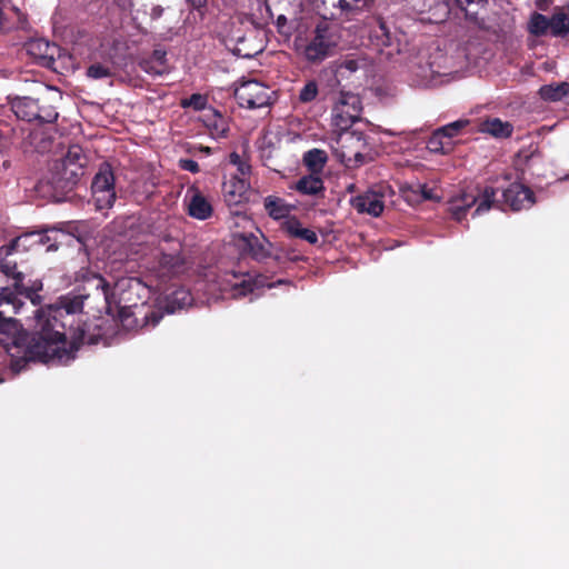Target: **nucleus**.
<instances>
[{
	"instance_id": "obj_51",
	"label": "nucleus",
	"mask_w": 569,
	"mask_h": 569,
	"mask_svg": "<svg viewBox=\"0 0 569 569\" xmlns=\"http://www.w3.org/2000/svg\"><path fill=\"white\" fill-rule=\"evenodd\" d=\"M3 142H4V141H3V138H2V136L0 134V149H1V148H2V146H3Z\"/></svg>"
},
{
	"instance_id": "obj_33",
	"label": "nucleus",
	"mask_w": 569,
	"mask_h": 569,
	"mask_svg": "<svg viewBox=\"0 0 569 569\" xmlns=\"http://www.w3.org/2000/svg\"><path fill=\"white\" fill-rule=\"evenodd\" d=\"M228 131V126L221 116H218L212 123L211 133L214 137H224Z\"/></svg>"
},
{
	"instance_id": "obj_22",
	"label": "nucleus",
	"mask_w": 569,
	"mask_h": 569,
	"mask_svg": "<svg viewBox=\"0 0 569 569\" xmlns=\"http://www.w3.org/2000/svg\"><path fill=\"white\" fill-rule=\"evenodd\" d=\"M481 131L497 138H506L511 134L512 126L509 122H503L498 118H492L481 123Z\"/></svg>"
},
{
	"instance_id": "obj_45",
	"label": "nucleus",
	"mask_w": 569,
	"mask_h": 569,
	"mask_svg": "<svg viewBox=\"0 0 569 569\" xmlns=\"http://www.w3.org/2000/svg\"><path fill=\"white\" fill-rule=\"evenodd\" d=\"M339 8L342 9V10H351L352 6L347 0H339Z\"/></svg>"
},
{
	"instance_id": "obj_43",
	"label": "nucleus",
	"mask_w": 569,
	"mask_h": 569,
	"mask_svg": "<svg viewBox=\"0 0 569 569\" xmlns=\"http://www.w3.org/2000/svg\"><path fill=\"white\" fill-rule=\"evenodd\" d=\"M193 8L200 9L207 4V0H187Z\"/></svg>"
},
{
	"instance_id": "obj_40",
	"label": "nucleus",
	"mask_w": 569,
	"mask_h": 569,
	"mask_svg": "<svg viewBox=\"0 0 569 569\" xmlns=\"http://www.w3.org/2000/svg\"><path fill=\"white\" fill-rule=\"evenodd\" d=\"M419 190L422 199L425 200H432L437 198L436 196H433L432 190L429 189L427 186H419Z\"/></svg>"
},
{
	"instance_id": "obj_41",
	"label": "nucleus",
	"mask_w": 569,
	"mask_h": 569,
	"mask_svg": "<svg viewBox=\"0 0 569 569\" xmlns=\"http://www.w3.org/2000/svg\"><path fill=\"white\" fill-rule=\"evenodd\" d=\"M163 13V8L161 6H153L150 12V17L153 20L159 19Z\"/></svg>"
},
{
	"instance_id": "obj_32",
	"label": "nucleus",
	"mask_w": 569,
	"mask_h": 569,
	"mask_svg": "<svg viewBox=\"0 0 569 569\" xmlns=\"http://www.w3.org/2000/svg\"><path fill=\"white\" fill-rule=\"evenodd\" d=\"M229 161L232 166H236L241 176H246L250 172V166L244 161L237 152H232L229 157Z\"/></svg>"
},
{
	"instance_id": "obj_16",
	"label": "nucleus",
	"mask_w": 569,
	"mask_h": 569,
	"mask_svg": "<svg viewBox=\"0 0 569 569\" xmlns=\"http://www.w3.org/2000/svg\"><path fill=\"white\" fill-rule=\"evenodd\" d=\"M188 212L191 217L206 220L212 213V206L199 191H192L189 196Z\"/></svg>"
},
{
	"instance_id": "obj_14",
	"label": "nucleus",
	"mask_w": 569,
	"mask_h": 569,
	"mask_svg": "<svg viewBox=\"0 0 569 569\" xmlns=\"http://www.w3.org/2000/svg\"><path fill=\"white\" fill-rule=\"evenodd\" d=\"M503 198L515 211L529 209L535 203L533 192L520 183L511 184L503 192Z\"/></svg>"
},
{
	"instance_id": "obj_6",
	"label": "nucleus",
	"mask_w": 569,
	"mask_h": 569,
	"mask_svg": "<svg viewBox=\"0 0 569 569\" xmlns=\"http://www.w3.org/2000/svg\"><path fill=\"white\" fill-rule=\"evenodd\" d=\"M361 112L360 97L352 92L340 91L332 106L331 123L340 131L348 130L360 119Z\"/></svg>"
},
{
	"instance_id": "obj_20",
	"label": "nucleus",
	"mask_w": 569,
	"mask_h": 569,
	"mask_svg": "<svg viewBox=\"0 0 569 569\" xmlns=\"http://www.w3.org/2000/svg\"><path fill=\"white\" fill-rule=\"evenodd\" d=\"M539 93L543 100L569 102V83L547 84L540 88Z\"/></svg>"
},
{
	"instance_id": "obj_4",
	"label": "nucleus",
	"mask_w": 569,
	"mask_h": 569,
	"mask_svg": "<svg viewBox=\"0 0 569 569\" xmlns=\"http://www.w3.org/2000/svg\"><path fill=\"white\" fill-rule=\"evenodd\" d=\"M496 194L497 191L492 187H486L477 192L463 191L450 199L448 210L453 219L460 221L466 217L467 211L477 204L473 214L479 216L492 208Z\"/></svg>"
},
{
	"instance_id": "obj_29",
	"label": "nucleus",
	"mask_w": 569,
	"mask_h": 569,
	"mask_svg": "<svg viewBox=\"0 0 569 569\" xmlns=\"http://www.w3.org/2000/svg\"><path fill=\"white\" fill-rule=\"evenodd\" d=\"M303 160L308 167L317 168L326 163L327 156L326 152L320 149H312L306 152Z\"/></svg>"
},
{
	"instance_id": "obj_48",
	"label": "nucleus",
	"mask_w": 569,
	"mask_h": 569,
	"mask_svg": "<svg viewBox=\"0 0 569 569\" xmlns=\"http://www.w3.org/2000/svg\"><path fill=\"white\" fill-rule=\"evenodd\" d=\"M42 46H44L47 49L49 48V44H48V43H46V42H40V41H38V42H33V43H31V48H32V47H38V48H40V47H42Z\"/></svg>"
},
{
	"instance_id": "obj_35",
	"label": "nucleus",
	"mask_w": 569,
	"mask_h": 569,
	"mask_svg": "<svg viewBox=\"0 0 569 569\" xmlns=\"http://www.w3.org/2000/svg\"><path fill=\"white\" fill-rule=\"evenodd\" d=\"M180 167L183 170H187V171H190V172H193V173H197L199 171L198 162L194 161V160H191V159H181L180 160Z\"/></svg>"
},
{
	"instance_id": "obj_49",
	"label": "nucleus",
	"mask_w": 569,
	"mask_h": 569,
	"mask_svg": "<svg viewBox=\"0 0 569 569\" xmlns=\"http://www.w3.org/2000/svg\"><path fill=\"white\" fill-rule=\"evenodd\" d=\"M353 1L356 3L361 2L363 7H367V6H369L372 2V0H353Z\"/></svg>"
},
{
	"instance_id": "obj_31",
	"label": "nucleus",
	"mask_w": 569,
	"mask_h": 569,
	"mask_svg": "<svg viewBox=\"0 0 569 569\" xmlns=\"http://www.w3.org/2000/svg\"><path fill=\"white\" fill-rule=\"evenodd\" d=\"M111 74V68L102 63H93L87 69V76L94 80L108 78Z\"/></svg>"
},
{
	"instance_id": "obj_9",
	"label": "nucleus",
	"mask_w": 569,
	"mask_h": 569,
	"mask_svg": "<svg viewBox=\"0 0 569 569\" xmlns=\"http://www.w3.org/2000/svg\"><path fill=\"white\" fill-rule=\"evenodd\" d=\"M392 193L387 184H379L368 189L366 192L353 197L351 206L359 213H366L371 217H379L385 209V199Z\"/></svg>"
},
{
	"instance_id": "obj_27",
	"label": "nucleus",
	"mask_w": 569,
	"mask_h": 569,
	"mask_svg": "<svg viewBox=\"0 0 569 569\" xmlns=\"http://www.w3.org/2000/svg\"><path fill=\"white\" fill-rule=\"evenodd\" d=\"M231 229L233 233L234 231H252L257 229V227L254 226L253 220L247 214L237 213L231 219Z\"/></svg>"
},
{
	"instance_id": "obj_11",
	"label": "nucleus",
	"mask_w": 569,
	"mask_h": 569,
	"mask_svg": "<svg viewBox=\"0 0 569 569\" xmlns=\"http://www.w3.org/2000/svg\"><path fill=\"white\" fill-rule=\"evenodd\" d=\"M336 47V40L327 24H318L315 30V37L305 46L302 54L309 62H320L325 60Z\"/></svg>"
},
{
	"instance_id": "obj_19",
	"label": "nucleus",
	"mask_w": 569,
	"mask_h": 569,
	"mask_svg": "<svg viewBox=\"0 0 569 569\" xmlns=\"http://www.w3.org/2000/svg\"><path fill=\"white\" fill-rule=\"evenodd\" d=\"M264 209L272 219L281 220V222L288 219H296V217L290 216L293 206L277 197H267L264 199Z\"/></svg>"
},
{
	"instance_id": "obj_1",
	"label": "nucleus",
	"mask_w": 569,
	"mask_h": 569,
	"mask_svg": "<svg viewBox=\"0 0 569 569\" xmlns=\"http://www.w3.org/2000/svg\"><path fill=\"white\" fill-rule=\"evenodd\" d=\"M14 289L0 288V343H2L16 360L12 368L21 370L20 360L40 361L49 365H66L72 358V350L62 348L61 332L58 326L64 327V322L58 323V317L76 312L81 309L79 299L67 300L62 306H46L36 312L37 332L30 339L17 320L7 317V313H17L22 306L19 296H26L34 305L32 297L34 291L42 288L41 283L32 290L21 283L20 279H13Z\"/></svg>"
},
{
	"instance_id": "obj_10",
	"label": "nucleus",
	"mask_w": 569,
	"mask_h": 569,
	"mask_svg": "<svg viewBox=\"0 0 569 569\" xmlns=\"http://www.w3.org/2000/svg\"><path fill=\"white\" fill-rule=\"evenodd\" d=\"M272 91L256 80L243 81L234 90V98L241 107L257 109L270 103Z\"/></svg>"
},
{
	"instance_id": "obj_2",
	"label": "nucleus",
	"mask_w": 569,
	"mask_h": 569,
	"mask_svg": "<svg viewBox=\"0 0 569 569\" xmlns=\"http://www.w3.org/2000/svg\"><path fill=\"white\" fill-rule=\"evenodd\" d=\"M273 284L267 282V278L249 273H236L226 271L221 273L217 269L206 272L202 280L198 281L197 290L203 291L208 302L217 301L228 297L239 298L253 293L260 288H271Z\"/></svg>"
},
{
	"instance_id": "obj_36",
	"label": "nucleus",
	"mask_w": 569,
	"mask_h": 569,
	"mask_svg": "<svg viewBox=\"0 0 569 569\" xmlns=\"http://www.w3.org/2000/svg\"><path fill=\"white\" fill-rule=\"evenodd\" d=\"M149 61L160 66H166V52L163 50H154L152 58Z\"/></svg>"
},
{
	"instance_id": "obj_21",
	"label": "nucleus",
	"mask_w": 569,
	"mask_h": 569,
	"mask_svg": "<svg viewBox=\"0 0 569 569\" xmlns=\"http://www.w3.org/2000/svg\"><path fill=\"white\" fill-rule=\"evenodd\" d=\"M192 302V296L189 290L184 288H179L172 291L167 297V312L173 313L179 309H182L187 306H190Z\"/></svg>"
},
{
	"instance_id": "obj_34",
	"label": "nucleus",
	"mask_w": 569,
	"mask_h": 569,
	"mask_svg": "<svg viewBox=\"0 0 569 569\" xmlns=\"http://www.w3.org/2000/svg\"><path fill=\"white\" fill-rule=\"evenodd\" d=\"M142 68L144 69L146 72H148L150 74H154V76H160V74L164 73L167 70L166 66L152 63V61H143Z\"/></svg>"
},
{
	"instance_id": "obj_17",
	"label": "nucleus",
	"mask_w": 569,
	"mask_h": 569,
	"mask_svg": "<svg viewBox=\"0 0 569 569\" xmlns=\"http://www.w3.org/2000/svg\"><path fill=\"white\" fill-rule=\"evenodd\" d=\"M83 296H74V297H63L58 303L53 305L54 307L56 306H62L67 300H72V299H79L81 301V308H83V300H82ZM82 309L76 311V312H72V313H69L67 315L66 312L63 313L62 317H58V323H63L64 322V327H60L58 326V330L61 332V347L62 348H66L67 350H72V358L66 363L68 365L71 360L74 359L76 357V351L78 350V342L77 341H72L70 343L67 342L66 340V337H67V332L64 331L66 327L69 325V327H72V323H69V320L72 318L73 315L78 313V312H81Z\"/></svg>"
},
{
	"instance_id": "obj_13",
	"label": "nucleus",
	"mask_w": 569,
	"mask_h": 569,
	"mask_svg": "<svg viewBox=\"0 0 569 569\" xmlns=\"http://www.w3.org/2000/svg\"><path fill=\"white\" fill-rule=\"evenodd\" d=\"M50 237L41 232H27L12 239L8 244L0 246V258H6L13 252L28 251L36 246H42Z\"/></svg>"
},
{
	"instance_id": "obj_42",
	"label": "nucleus",
	"mask_w": 569,
	"mask_h": 569,
	"mask_svg": "<svg viewBox=\"0 0 569 569\" xmlns=\"http://www.w3.org/2000/svg\"><path fill=\"white\" fill-rule=\"evenodd\" d=\"M11 270H12V268L10 264L0 260V272L3 277L8 278Z\"/></svg>"
},
{
	"instance_id": "obj_37",
	"label": "nucleus",
	"mask_w": 569,
	"mask_h": 569,
	"mask_svg": "<svg viewBox=\"0 0 569 569\" xmlns=\"http://www.w3.org/2000/svg\"><path fill=\"white\" fill-rule=\"evenodd\" d=\"M189 104L200 110L204 107L206 99L201 94H192Z\"/></svg>"
},
{
	"instance_id": "obj_47",
	"label": "nucleus",
	"mask_w": 569,
	"mask_h": 569,
	"mask_svg": "<svg viewBox=\"0 0 569 569\" xmlns=\"http://www.w3.org/2000/svg\"><path fill=\"white\" fill-rule=\"evenodd\" d=\"M74 340L84 341L86 340V331L81 329L77 336H72Z\"/></svg>"
},
{
	"instance_id": "obj_18",
	"label": "nucleus",
	"mask_w": 569,
	"mask_h": 569,
	"mask_svg": "<svg viewBox=\"0 0 569 569\" xmlns=\"http://www.w3.org/2000/svg\"><path fill=\"white\" fill-rule=\"evenodd\" d=\"M281 229L290 237L305 240L310 244H316L319 241L318 234L313 230L302 227L297 218L281 222Z\"/></svg>"
},
{
	"instance_id": "obj_39",
	"label": "nucleus",
	"mask_w": 569,
	"mask_h": 569,
	"mask_svg": "<svg viewBox=\"0 0 569 569\" xmlns=\"http://www.w3.org/2000/svg\"><path fill=\"white\" fill-rule=\"evenodd\" d=\"M79 153H80L79 148L70 149L68 154H67V157H66L64 166H67L68 163H71L76 159H79Z\"/></svg>"
},
{
	"instance_id": "obj_5",
	"label": "nucleus",
	"mask_w": 569,
	"mask_h": 569,
	"mask_svg": "<svg viewBox=\"0 0 569 569\" xmlns=\"http://www.w3.org/2000/svg\"><path fill=\"white\" fill-rule=\"evenodd\" d=\"M331 148L340 162L347 167H353L365 161L367 142L361 132L345 130Z\"/></svg>"
},
{
	"instance_id": "obj_23",
	"label": "nucleus",
	"mask_w": 569,
	"mask_h": 569,
	"mask_svg": "<svg viewBox=\"0 0 569 569\" xmlns=\"http://www.w3.org/2000/svg\"><path fill=\"white\" fill-rule=\"evenodd\" d=\"M427 148L435 153H448L453 149V142L446 139L437 129L429 138Z\"/></svg>"
},
{
	"instance_id": "obj_7",
	"label": "nucleus",
	"mask_w": 569,
	"mask_h": 569,
	"mask_svg": "<svg viewBox=\"0 0 569 569\" xmlns=\"http://www.w3.org/2000/svg\"><path fill=\"white\" fill-rule=\"evenodd\" d=\"M233 243L243 254L257 261H263L272 254V243L258 228L252 231H234Z\"/></svg>"
},
{
	"instance_id": "obj_52",
	"label": "nucleus",
	"mask_w": 569,
	"mask_h": 569,
	"mask_svg": "<svg viewBox=\"0 0 569 569\" xmlns=\"http://www.w3.org/2000/svg\"><path fill=\"white\" fill-rule=\"evenodd\" d=\"M2 234H3V231H2V229L0 228V240L2 239Z\"/></svg>"
},
{
	"instance_id": "obj_38",
	"label": "nucleus",
	"mask_w": 569,
	"mask_h": 569,
	"mask_svg": "<svg viewBox=\"0 0 569 569\" xmlns=\"http://www.w3.org/2000/svg\"><path fill=\"white\" fill-rule=\"evenodd\" d=\"M161 318H162V316L159 312L153 311V312H151L150 316H148V315L144 316L146 325H151L152 327H154L156 325L159 323Z\"/></svg>"
},
{
	"instance_id": "obj_24",
	"label": "nucleus",
	"mask_w": 569,
	"mask_h": 569,
	"mask_svg": "<svg viewBox=\"0 0 569 569\" xmlns=\"http://www.w3.org/2000/svg\"><path fill=\"white\" fill-rule=\"evenodd\" d=\"M323 188L322 180L315 176L302 177L296 184V189L303 194H317Z\"/></svg>"
},
{
	"instance_id": "obj_3",
	"label": "nucleus",
	"mask_w": 569,
	"mask_h": 569,
	"mask_svg": "<svg viewBox=\"0 0 569 569\" xmlns=\"http://www.w3.org/2000/svg\"><path fill=\"white\" fill-rule=\"evenodd\" d=\"M86 289L93 290L92 295L102 298L106 312L114 315L136 306L133 296L139 295L142 283L137 278L121 277L111 284L101 276H92L86 281Z\"/></svg>"
},
{
	"instance_id": "obj_50",
	"label": "nucleus",
	"mask_w": 569,
	"mask_h": 569,
	"mask_svg": "<svg viewBox=\"0 0 569 569\" xmlns=\"http://www.w3.org/2000/svg\"><path fill=\"white\" fill-rule=\"evenodd\" d=\"M57 248H58V247H57L56 244H50V246L48 247V250H57Z\"/></svg>"
},
{
	"instance_id": "obj_44",
	"label": "nucleus",
	"mask_w": 569,
	"mask_h": 569,
	"mask_svg": "<svg viewBox=\"0 0 569 569\" xmlns=\"http://www.w3.org/2000/svg\"><path fill=\"white\" fill-rule=\"evenodd\" d=\"M343 67H345L347 70L351 71V72L356 71V70H357V68H358L357 62H356L355 60H348V61H346V62L343 63Z\"/></svg>"
},
{
	"instance_id": "obj_46",
	"label": "nucleus",
	"mask_w": 569,
	"mask_h": 569,
	"mask_svg": "<svg viewBox=\"0 0 569 569\" xmlns=\"http://www.w3.org/2000/svg\"><path fill=\"white\" fill-rule=\"evenodd\" d=\"M116 1L123 9H128L132 6V0H116Z\"/></svg>"
},
{
	"instance_id": "obj_25",
	"label": "nucleus",
	"mask_w": 569,
	"mask_h": 569,
	"mask_svg": "<svg viewBox=\"0 0 569 569\" xmlns=\"http://www.w3.org/2000/svg\"><path fill=\"white\" fill-rule=\"evenodd\" d=\"M549 26L552 36H565L569 32V16L565 12H557L549 18Z\"/></svg>"
},
{
	"instance_id": "obj_30",
	"label": "nucleus",
	"mask_w": 569,
	"mask_h": 569,
	"mask_svg": "<svg viewBox=\"0 0 569 569\" xmlns=\"http://www.w3.org/2000/svg\"><path fill=\"white\" fill-rule=\"evenodd\" d=\"M318 84L316 81H308L299 92V101L308 103L313 101L318 96Z\"/></svg>"
},
{
	"instance_id": "obj_28",
	"label": "nucleus",
	"mask_w": 569,
	"mask_h": 569,
	"mask_svg": "<svg viewBox=\"0 0 569 569\" xmlns=\"http://www.w3.org/2000/svg\"><path fill=\"white\" fill-rule=\"evenodd\" d=\"M468 124V120H457L438 129V131L449 141Z\"/></svg>"
},
{
	"instance_id": "obj_15",
	"label": "nucleus",
	"mask_w": 569,
	"mask_h": 569,
	"mask_svg": "<svg viewBox=\"0 0 569 569\" xmlns=\"http://www.w3.org/2000/svg\"><path fill=\"white\" fill-rule=\"evenodd\" d=\"M223 199L228 206L240 203L248 190V182L243 178L237 176L231 177L228 181L223 182Z\"/></svg>"
},
{
	"instance_id": "obj_12",
	"label": "nucleus",
	"mask_w": 569,
	"mask_h": 569,
	"mask_svg": "<svg viewBox=\"0 0 569 569\" xmlns=\"http://www.w3.org/2000/svg\"><path fill=\"white\" fill-rule=\"evenodd\" d=\"M12 110L19 119L26 121L52 122L58 117V113L52 108H41L37 100L29 97L16 99L12 102Z\"/></svg>"
},
{
	"instance_id": "obj_26",
	"label": "nucleus",
	"mask_w": 569,
	"mask_h": 569,
	"mask_svg": "<svg viewBox=\"0 0 569 569\" xmlns=\"http://www.w3.org/2000/svg\"><path fill=\"white\" fill-rule=\"evenodd\" d=\"M528 30L535 36H543L550 32L549 18L541 13H533L529 20Z\"/></svg>"
},
{
	"instance_id": "obj_8",
	"label": "nucleus",
	"mask_w": 569,
	"mask_h": 569,
	"mask_svg": "<svg viewBox=\"0 0 569 569\" xmlns=\"http://www.w3.org/2000/svg\"><path fill=\"white\" fill-rule=\"evenodd\" d=\"M92 198L97 209H109L116 201L114 176L109 164H102L92 184Z\"/></svg>"
}]
</instances>
